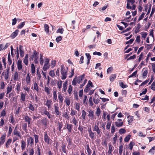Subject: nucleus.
I'll use <instances>...</instances> for the list:
<instances>
[{
  "instance_id": "obj_1",
  "label": "nucleus",
  "mask_w": 155,
  "mask_h": 155,
  "mask_svg": "<svg viewBox=\"0 0 155 155\" xmlns=\"http://www.w3.org/2000/svg\"><path fill=\"white\" fill-rule=\"evenodd\" d=\"M68 70V68H65L64 67L63 65H61V72L62 74L61 79L62 80H65L66 77L67 75V72Z\"/></svg>"
},
{
  "instance_id": "obj_2",
  "label": "nucleus",
  "mask_w": 155,
  "mask_h": 155,
  "mask_svg": "<svg viewBox=\"0 0 155 155\" xmlns=\"http://www.w3.org/2000/svg\"><path fill=\"white\" fill-rule=\"evenodd\" d=\"M44 140L45 142L48 144H49L50 141L51 140L48 136L47 132H45V134H44Z\"/></svg>"
},
{
  "instance_id": "obj_3",
  "label": "nucleus",
  "mask_w": 155,
  "mask_h": 155,
  "mask_svg": "<svg viewBox=\"0 0 155 155\" xmlns=\"http://www.w3.org/2000/svg\"><path fill=\"white\" fill-rule=\"evenodd\" d=\"M13 133L14 135L19 137L20 138H21V133L20 132L18 131L17 130V126H16L15 128V129L13 131Z\"/></svg>"
},
{
  "instance_id": "obj_4",
  "label": "nucleus",
  "mask_w": 155,
  "mask_h": 155,
  "mask_svg": "<svg viewBox=\"0 0 155 155\" xmlns=\"http://www.w3.org/2000/svg\"><path fill=\"white\" fill-rule=\"evenodd\" d=\"M54 108L55 112L57 115H58L60 114V112L59 110V107L58 104H54Z\"/></svg>"
},
{
  "instance_id": "obj_5",
  "label": "nucleus",
  "mask_w": 155,
  "mask_h": 155,
  "mask_svg": "<svg viewBox=\"0 0 155 155\" xmlns=\"http://www.w3.org/2000/svg\"><path fill=\"white\" fill-rule=\"evenodd\" d=\"M21 63L22 60H19L17 62V66L18 70H20L22 68V66Z\"/></svg>"
},
{
  "instance_id": "obj_6",
  "label": "nucleus",
  "mask_w": 155,
  "mask_h": 155,
  "mask_svg": "<svg viewBox=\"0 0 155 155\" xmlns=\"http://www.w3.org/2000/svg\"><path fill=\"white\" fill-rule=\"evenodd\" d=\"M5 135H3L1 137L0 139V146L3 145L5 142Z\"/></svg>"
},
{
  "instance_id": "obj_7",
  "label": "nucleus",
  "mask_w": 155,
  "mask_h": 155,
  "mask_svg": "<svg viewBox=\"0 0 155 155\" xmlns=\"http://www.w3.org/2000/svg\"><path fill=\"white\" fill-rule=\"evenodd\" d=\"M18 32L19 30L18 29H17L14 32H13L11 35V37L12 38H15L18 35Z\"/></svg>"
},
{
  "instance_id": "obj_8",
  "label": "nucleus",
  "mask_w": 155,
  "mask_h": 155,
  "mask_svg": "<svg viewBox=\"0 0 155 155\" xmlns=\"http://www.w3.org/2000/svg\"><path fill=\"white\" fill-rule=\"evenodd\" d=\"M94 111H92V110H90L89 111V114L88 115V116L90 118V119L91 120H93L94 119Z\"/></svg>"
},
{
  "instance_id": "obj_9",
  "label": "nucleus",
  "mask_w": 155,
  "mask_h": 155,
  "mask_svg": "<svg viewBox=\"0 0 155 155\" xmlns=\"http://www.w3.org/2000/svg\"><path fill=\"white\" fill-rule=\"evenodd\" d=\"M84 78V75L83 74L82 75L80 76L77 79V82L78 84L81 82Z\"/></svg>"
},
{
  "instance_id": "obj_10",
  "label": "nucleus",
  "mask_w": 155,
  "mask_h": 155,
  "mask_svg": "<svg viewBox=\"0 0 155 155\" xmlns=\"http://www.w3.org/2000/svg\"><path fill=\"white\" fill-rule=\"evenodd\" d=\"M73 126V125L72 124H67L66 128L68 130V132L70 133L71 132Z\"/></svg>"
},
{
  "instance_id": "obj_11",
  "label": "nucleus",
  "mask_w": 155,
  "mask_h": 155,
  "mask_svg": "<svg viewBox=\"0 0 155 155\" xmlns=\"http://www.w3.org/2000/svg\"><path fill=\"white\" fill-rule=\"evenodd\" d=\"M38 54L39 53L37 52L35 50H34L33 52V55H32V56H33V57L35 59H38Z\"/></svg>"
},
{
  "instance_id": "obj_12",
  "label": "nucleus",
  "mask_w": 155,
  "mask_h": 155,
  "mask_svg": "<svg viewBox=\"0 0 155 155\" xmlns=\"http://www.w3.org/2000/svg\"><path fill=\"white\" fill-rule=\"evenodd\" d=\"M66 140L68 143V146L71 145L72 143V140L71 137H68L66 138Z\"/></svg>"
},
{
  "instance_id": "obj_13",
  "label": "nucleus",
  "mask_w": 155,
  "mask_h": 155,
  "mask_svg": "<svg viewBox=\"0 0 155 155\" xmlns=\"http://www.w3.org/2000/svg\"><path fill=\"white\" fill-rule=\"evenodd\" d=\"M10 68V67H8V69L7 70L6 72L5 73V79L6 80H7L8 78V75L9 74V70Z\"/></svg>"
},
{
  "instance_id": "obj_14",
  "label": "nucleus",
  "mask_w": 155,
  "mask_h": 155,
  "mask_svg": "<svg viewBox=\"0 0 155 155\" xmlns=\"http://www.w3.org/2000/svg\"><path fill=\"white\" fill-rule=\"evenodd\" d=\"M22 47V46L20 45L19 46V51H20V56L21 57H22L24 56V51L21 49V48Z\"/></svg>"
},
{
  "instance_id": "obj_15",
  "label": "nucleus",
  "mask_w": 155,
  "mask_h": 155,
  "mask_svg": "<svg viewBox=\"0 0 155 155\" xmlns=\"http://www.w3.org/2000/svg\"><path fill=\"white\" fill-rule=\"evenodd\" d=\"M67 81H66L63 84V91L64 92H66L67 91Z\"/></svg>"
},
{
  "instance_id": "obj_16",
  "label": "nucleus",
  "mask_w": 155,
  "mask_h": 155,
  "mask_svg": "<svg viewBox=\"0 0 155 155\" xmlns=\"http://www.w3.org/2000/svg\"><path fill=\"white\" fill-rule=\"evenodd\" d=\"M143 69H145V70L142 74V75L143 78H145V77H146L147 74L148 70L147 68H144Z\"/></svg>"
},
{
  "instance_id": "obj_17",
  "label": "nucleus",
  "mask_w": 155,
  "mask_h": 155,
  "mask_svg": "<svg viewBox=\"0 0 155 155\" xmlns=\"http://www.w3.org/2000/svg\"><path fill=\"white\" fill-rule=\"evenodd\" d=\"M25 121L28 122L29 124H30V121L31 119L29 116H25Z\"/></svg>"
},
{
  "instance_id": "obj_18",
  "label": "nucleus",
  "mask_w": 155,
  "mask_h": 155,
  "mask_svg": "<svg viewBox=\"0 0 155 155\" xmlns=\"http://www.w3.org/2000/svg\"><path fill=\"white\" fill-rule=\"evenodd\" d=\"M86 149L87 153H88V155H91L92 153V150L90 148L89 145L87 144L86 145Z\"/></svg>"
},
{
  "instance_id": "obj_19",
  "label": "nucleus",
  "mask_w": 155,
  "mask_h": 155,
  "mask_svg": "<svg viewBox=\"0 0 155 155\" xmlns=\"http://www.w3.org/2000/svg\"><path fill=\"white\" fill-rule=\"evenodd\" d=\"M52 102L50 100H47L46 102L45 105L48 107V108L49 109L51 107V105Z\"/></svg>"
},
{
  "instance_id": "obj_20",
  "label": "nucleus",
  "mask_w": 155,
  "mask_h": 155,
  "mask_svg": "<svg viewBox=\"0 0 155 155\" xmlns=\"http://www.w3.org/2000/svg\"><path fill=\"white\" fill-rule=\"evenodd\" d=\"M26 142H25L23 140H22L21 141V149L22 150H24L25 149L26 146Z\"/></svg>"
},
{
  "instance_id": "obj_21",
  "label": "nucleus",
  "mask_w": 155,
  "mask_h": 155,
  "mask_svg": "<svg viewBox=\"0 0 155 155\" xmlns=\"http://www.w3.org/2000/svg\"><path fill=\"white\" fill-rule=\"evenodd\" d=\"M44 114L46 115L48 117V118L50 119L51 118V114L48 111L46 110H44Z\"/></svg>"
},
{
  "instance_id": "obj_22",
  "label": "nucleus",
  "mask_w": 155,
  "mask_h": 155,
  "mask_svg": "<svg viewBox=\"0 0 155 155\" xmlns=\"http://www.w3.org/2000/svg\"><path fill=\"white\" fill-rule=\"evenodd\" d=\"M141 27V26L140 24H137V27L135 30V33L136 34L138 33L140 31V29Z\"/></svg>"
},
{
  "instance_id": "obj_23",
  "label": "nucleus",
  "mask_w": 155,
  "mask_h": 155,
  "mask_svg": "<svg viewBox=\"0 0 155 155\" xmlns=\"http://www.w3.org/2000/svg\"><path fill=\"white\" fill-rule=\"evenodd\" d=\"M116 75L115 74H112L110 77V80L111 81H113L116 78Z\"/></svg>"
},
{
  "instance_id": "obj_24",
  "label": "nucleus",
  "mask_w": 155,
  "mask_h": 155,
  "mask_svg": "<svg viewBox=\"0 0 155 155\" xmlns=\"http://www.w3.org/2000/svg\"><path fill=\"white\" fill-rule=\"evenodd\" d=\"M45 30L47 33L49 32V26L48 25L46 24H45L44 25Z\"/></svg>"
},
{
  "instance_id": "obj_25",
  "label": "nucleus",
  "mask_w": 155,
  "mask_h": 155,
  "mask_svg": "<svg viewBox=\"0 0 155 155\" xmlns=\"http://www.w3.org/2000/svg\"><path fill=\"white\" fill-rule=\"evenodd\" d=\"M40 63L41 65H42L43 64V62H44L43 59V55L42 54H40Z\"/></svg>"
},
{
  "instance_id": "obj_26",
  "label": "nucleus",
  "mask_w": 155,
  "mask_h": 155,
  "mask_svg": "<svg viewBox=\"0 0 155 155\" xmlns=\"http://www.w3.org/2000/svg\"><path fill=\"white\" fill-rule=\"evenodd\" d=\"M109 150L108 151V153L109 154H110L112 151V146L111 144H109Z\"/></svg>"
},
{
  "instance_id": "obj_27",
  "label": "nucleus",
  "mask_w": 155,
  "mask_h": 155,
  "mask_svg": "<svg viewBox=\"0 0 155 155\" xmlns=\"http://www.w3.org/2000/svg\"><path fill=\"white\" fill-rule=\"evenodd\" d=\"M18 73L16 72L15 74H14L13 79L15 81H16L18 80Z\"/></svg>"
},
{
  "instance_id": "obj_28",
  "label": "nucleus",
  "mask_w": 155,
  "mask_h": 155,
  "mask_svg": "<svg viewBox=\"0 0 155 155\" xmlns=\"http://www.w3.org/2000/svg\"><path fill=\"white\" fill-rule=\"evenodd\" d=\"M123 124V122H115V124L117 127H121Z\"/></svg>"
},
{
  "instance_id": "obj_29",
  "label": "nucleus",
  "mask_w": 155,
  "mask_h": 155,
  "mask_svg": "<svg viewBox=\"0 0 155 155\" xmlns=\"http://www.w3.org/2000/svg\"><path fill=\"white\" fill-rule=\"evenodd\" d=\"M84 128L86 129V127H82L79 125V127L78 128V130H80L81 133H83V130Z\"/></svg>"
},
{
  "instance_id": "obj_30",
  "label": "nucleus",
  "mask_w": 155,
  "mask_h": 155,
  "mask_svg": "<svg viewBox=\"0 0 155 155\" xmlns=\"http://www.w3.org/2000/svg\"><path fill=\"white\" fill-rule=\"evenodd\" d=\"M31 72L32 73H34L35 72V65L33 64H32L31 66Z\"/></svg>"
},
{
  "instance_id": "obj_31",
  "label": "nucleus",
  "mask_w": 155,
  "mask_h": 155,
  "mask_svg": "<svg viewBox=\"0 0 155 155\" xmlns=\"http://www.w3.org/2000/svg\"><path fill=\"white\" fill-rule=\"evenodd\" d=\"M12 142V140L11 139H9L7 141L6 143V148H8L9 147V145Z\"/></svg>"
},
{
  "instance_id": "obj_32",
  "label": "nucleus",
  "mask_w": 155,
  "mask_h": 155,
  "mask_svg": "<svg viewBox=\"0 0 155 155\" xmlns=\"http://www.w3.org/2000/svg\"><path fill=\"white\" fill-rule=\"evenodd\" d=\"M82 117L83 119L84 120L85 118V116L86 115V112L84 110H82Z\"/></svg>"
},
{
  "instance_id": "obj_33",
  "label": "nucleus",
  "mask_w": 155,
  "mask_h": 155,
  "mask_svg": "<svg viewBox=\"0 0 155 155\" xmlns=\"http://www.w3.org/2000/svg\"><path fill=\"white\" fill-rule=\"evenodd\" d=\"M28 107L29 109L32 111H33L35 110V108L31 104H29Z\"/></svg>"
},
{
  "instance_id": "obj_34",
  "label": "nucleus",
  "mask_w": 155,
  "mask_h": 155,
  "mask_svg": "<svg viewBox=\"0 0 155 155\" xmlns=\"http://www.w3.org/2000/svg\"><path fill=\"white\" fill-rule=\"evenodd\" d=\"M25 21L21 22L19 25H18L17 28H21L23 27V26L25 25Z\"/></svg>"
},
{
  "instance_id": "obj_35",
  "label": "nucleus",
  "mask_w": 155,
  "mask_h": 155,
  "mask_svg": "<svg viewBox=\"0 0 155 155\" xmlns=\"http://www.w3.org/2000/svg\"><path fill=\"white\" fill-rule=\"evenodd\" d=\"M42 124L46 126L47 123V119L46 118L43 119L41 120Z\"/></svg>"
},
{
  "instance_id": "obj_36",
  "label": "nucleus",
  "mask_w": 155,
  "mask_h": 155,
  "mask_svg": "<svg viewBox=\"0 0 155 155\" xmlns=\"http://www.w3.org/2000/svg\"><path fill=\"white\" fill-rule=\"evenodd\" d=\"M66 145L65 144H62L61 146V148L62 151L64 153H66Z\"/></svg>"
},
{
  "instance_id": "obj_37",
  "label": "nucleus",
  "mask_w": 155,
  "mask_h": 155,
  "mask_svg": "<svg viewBox=\"0 0 155 155\" xmlns=\"http://www.w3.org/2000/svg\"><path fill=\"white\" fill-rule=\"evenodd\" d=\"M89 137L91 138V139H94L95 136L94 133L93 132L89 133Z\"/></svg>"
},
{
  "instance_id": "obj_38",
  "label": "nucleus",
  "mask_w": 155,
  "mask_h": 155,
  "mask_svg": "<svg viewBox=\"0 0 155 155\" xmlns=\"http://www.w3.org/2000/svg\"><path fill=\"white\" fill-rule=\"evenodd\" d=\"M142 37L145 39L147 35V33L146 32H142L141 33Z\"/></svg>"
},
{
  "instance_id": "obj_39",
  "label": "nucleus",
  "mask_w": 155,
  "mask_h": 155,
  "mask_svg": "<svg viewBox=\"0 0 155 155\" xmlns=\"http://www.w3.org/2000/svg\"><path fill=\"white\" fill-rule=\"evenodd\" d=\"M134 144L135 143L134 142H131L130 143L129 145V149L130 150H132L133 148V146Z\"/></svg>"
},
{
  "instance_id": "obj_40",
  "label": "nucleus",
  "mask_w": 155,
  "mask_h": 155,
  "mask_svg": "<svg viewBox=\"0 0 155 155\" xmlns=\"http://www.w3.org/2000/svg\"><path fill=\"white\" fill-rule=\"evenodd\" d=\"M123 146L120 145L119 147V153L120 155H121L122 153Z\"/></svg>"
},
{
  "instance_id": "obj_41",
  "label": "nucleus",
  "mask_w": 155,
  "mask_h": 155,
  "mask_svg": "<svg viewBox=\"0 0 155 155\" xmlns=\"http://www.w3.org/2000/svg\"><path fill=\"white\" fill-rule=\"evenodd\" d=\"M88 102L89 104V105L90 106H92L94 104L92 101V96L90 97Z\"/></svg>"
},
{
  "instance_id": "obj_42",
  "label": "nucleus",
  "mask_w": 155,
  "mask_h": 155,
  "mask_svg": "<svg viewBox=\"0 0 155 155\" xmlns=\"http://www.w3.org/2000/svg\"><path fill=\"white\" fill-rule=\"evenodd\" d=\"M34 88L37 91H38L39 89L38 88V84L36 82H35L34 84Z\"/></svg>"
},
{
  "instance_id": "obj_43",
  "label": "nucleus",
  "mask_w": 155,
  "mask_h": 155,
  "mask_svg": "<svg viewBox=\"0 0 155 155\" xmlns=\"http://www.w3.org/2000/svg\"><path fill=\"white\" fill-rule=\"evenodd\" d=\"M25 94L24 93H21V99L22 101H25Z\"/></svg>"
},
{
  "instance_id": "obj_44",
  "label": "nucleus",
  "mask_w": 155,
  "mask_h": 155,
  "mask_svg": "<svg viewBox=\"0 0 155 155\" xmlns=\"http://www.w3.org/2000/svg\"><path fill=\"white\" fill-rule=\"evenodd\" d=\"M96 114L97 116L99 117L101 114V110H100V108L98 107L97 109V110L96 112Z\"/></svg>"
},
{
  "instance_id": "obj_45",
  "label": "nucleus",
  "mask_w": 155,
  "mask_h": 155,
  "mask_svg": "<svg viewBox=\"0 0 155 155\" xmlns=\"http://www.w3.org/2000/svg\"><path fill=\"white\" fill-rule=\"evenodd\" d=\"M130 135H127L124 138V140L125 142H128L129 141L130 137Z\"/></svg>"
},
{
  "instance_id": "obj_46",
  "label": "nucleus",
  "mask_w": 155,
  "mask_h": 155,
  "mask_svg": "<svg viewBox=\"0 0 155 155\" xmlns=\"http://www.w3.org/2000/svg\"><path fill=\"white\" fill-rule=\"evenodd\" d=\"M34 136L35 137V142L36 144L38 142V139L39 136L38 135H36V134H35L34 135Z\"/></svg>"
},
{
  "instance_id": "obj_47",
  "label": "nucleus",
  "mask_w": 155,
  "mask_h": 155,
  "mask_svg": "<svg viewBox=\"0 0 155 155\" xmlns=\"http://www.w3.org/2000/svg\"><path fill=\"white\" fill-rule=\"evenodd\" d=\"M93 101L94 103L96 104H98L100 101V100L98 99H95L94 98H93Z\"/></svg>"
},
{
  "instance_id": "obj_48",
  "label": "nucleus",
  "mask_w": 155,
  "mask_h": 155,
  "mask_svg": "<svg viewBox=\"0 0 155 155\" xmlns=\"http://www.w3.org/2000/svg\"><path fill=\"white\" fill-rule=\"evenodd\" d=\"M58 98L60 101V102L61 103H62L63 102L64 98L61 95V94L58 95Z\"/></svg>"
},
{
  "instance_id": "obj_49",
  "label": "nucleus",
  "mask_w": 155,
  "mask_h": 155,
  "mask_svg": "<svg viewBox=\"0 0 155 155\" xmlns=\"http://www.w3.org/2000/svg\"><path fill=\"white\" fill-rule=\"evenodd\" d=\"M64 30L63 28H59L58 29L57 31L56 32L57 33H60L61 34H62L64 32Z\"/></svg>"
},
{
  "instance_id": "obj_50",
  "label": "nucleus",
  "mask_w": 155,
  "mask_h": 155,
  "mask_svg": "<svg viewBox=\"0 0 155 155\" xmlns=\"http://www.w3.org/2000/svg\"><path fill=\"white\" fill-rule=\"evenodd\" d=\"M49 68V66H48V64H45L43 68V70L44 71H46Z\"/></svg>"
},
{
  "instance_id": "obj_51",
  "label": "nucleus",
  "mask_w": 155,
  "mask_h": 155,
  "mask_svg": "<svg viewBox=\"0 0 155 155\" xmlns=\"http://www.w3.org/2000/svg\"><path fill=\"white\" fill-rule=\"evenodd\" d=\"M72 122L75 126H77V121L75 117H74L73 119L72 120Z\"/></svg>"
},
{
  "instance_id": "obj_52",
  "label": "nucleus",
  "mask_w": 155,
  "mask_h": 155,
  "mask_svg": "<svg viewBox=\"0 0 155 155\" xmlns=\"http://www.w3.org/2000/svg\"><path fill=\"white\" fill-rule=\"evenodd\" d=\"M12 90V86H8L7 88V92L6 94H8L9 93H10Z\"/></svg>"
},
{
  "instance_id": "obj_53",
  "label": "nucleus",
  "mask_w": 155,
  "mask_h": 155,
  "mask_svg": "<svg viewBox=\"0 0 155 155\" xmlns=\"http://www.w3.org/2000/svg\"><path fill=\"white\" fill-rule=\"evenodd\" d=\"M151 89L153 91H155V81H153L151 86Z\"/></svg>"
},
{
  "instance_id": "obj_54",
  "label": "nucleus",
  "mask_w": 155,
  "mask_h": 155,
  "mask_svg": "<svg viewBox=\"0 0 155 155\" xmlns=\"http://www.w3.org/2000/svg\"><path fill=\"white\" fill-rule=\"evenodd\" d=\"M145 14L144 13H142L141 14V15L140 16V17L139 18L138 20V22L140 21V20H141L143 18L144 16L145 15Z\"/></svg>"
},
{
  "instance_id": "obj_55",
  "label": "nucleus",
  "mask_w": 155,
  "mask_h": 155,
  "mask_svg": "<svg viewBox=\"0 0 155 155\" xmlns=\"http://www.w3.org/2000/svg\"><path fill=\"white\" fill-rule=\"evenodd\" d=\"M137 70L135 71L134 73H133L131 74L129 76V78H132L134 76H135L137 74Z\"/></svg>"
},
{
  "instance_id": "obj_56",
  "label": "nucleus",
  "mask_w": 155,
  "mask_h": 155,
  "mask_svg": "<svg viewBox=\"0 0 155 155\" xmlns=\"http://www.w3.org/2000/svg\"><path fill=\"white\" fill-rule=\"evenodd\" d=\"M45 91L48 94H50V92L49 89V88L48 87L45 86Z\"/></svg>"
},
{
  "instance_id": "obj_57",
  "label": "nucleus",
  "mask_w": 155,
  "mask_h": 155,
  "mask_svg": "<svg viewBox=\"0 0 155 155\" xmlns=\"http://www.w3.org/2000/svg\"><path fill=\"white\" fill-rule=\"evenodd\" d=\"M129 117H130V118L128 120V122L129 124H130V123L132 122L134 117L133 116L130 117V115H129L127 117V118H128Z\"/></svg>"
},
{
  "instance_id": "obj_58",
  "label": "nucleus",
  "mask_w": 155,
  "mask_h": 155,
  "mask_svg": "<svg viewBox=\"0 0 155 155\" xmlns=\"http://www.w3.org/2000/svg\"><path fill=\"white\" fill-rule=\"evenodd\" d=\"M72 87L71 85H69L68 87V93L69 94H70L71 93V92L72 91Z\"/></svg>"
},
{
  "instance_id": "obj_59",
  "label": "nucleus",
  "mask_w": 155,
  "mask_h": 155,
  "mask_svg": "<svg viewBox=\"0 0 155 155\" xmlns=\"http://www.w3.org/2000/svg\"><path fill=\"white\" fill-rule=\"evenodd\" d=\"M37 73L38 76V79L40 80L41 76L39 72V69L38 68L37 70Z\"/></svg>"
},
{
  "instance_id": "obj_60",
  "label": "nucleus",
  "mask_w": 155,
  "mask_h": 155,
  "mask_svg": "<svg viewBox=\"0 0 155 155\" xmlns=\"http://www.w3.org/2000/svg\"><path fill=\"white\" fill-rule=\"evenodd\" d=\"M111 124V122H108L107 123V124L106 126V129H110Z\"/></svg>"
},
{
  "instance_id": "obj_61",
  "label": "nucleus",
  "mask_w": 155,
  "mask_h": 155,
  "mask_svg": "<svg viewBox=\"0 0 155 155\" xmlns=\"http://www.w3.org/2000/svg\"><path fill=\"white\" fill-rule=\"evenodd\" d=\"M49 74L50 76L52 77H53L55 75L54 73V71L53 70L51 71L49 73Z\"/></svg>"
},
{
  "instance_id": "obj_62",
  "label": "nucleus",
  "mask_w": 155,
  "mask_h": 155,
  "mask_svg": "<svg viewBox=\"0 0 155 155\" xmlns=\"http://www.w3.org/2000/svg\"><path fill=\"white\" fill-rule=\"evenodd\" d=\"M30 144L31 146H32L34 143V140L33 138L31 137H30Z\"/></svg>"
},
{
  "instance_id": "obj_63",
  "label": "nucleus",
  "mask_w": 155,
  "mask_h": 155,
  "mask_svg": "<svg viewBox=\"0 0 155 155\" xmlns=\"http://www.w3.org/2000/svg\"><path fill=\"white\" fill-rule=\"evenodd\" d=\"M62 37L61 36H59L56 38V40L57 42H58L62 40Z\"/></svg>"
},
{
  "instance_id": "obj_64",
  "label": "nucleus",
  "mask_w": 155,
  "mask_h": 155,
  "mask_svg": "<svg viewBox=\"0 0 155 155\" xmlns=\"http://www.w3.org/2000/svg\"><path fill=\"white\" fill-rule=\"evenodd\" d=\"M155 149V146H153L149 151L148 152L152 153L153 154L154 153V150Z\"/></svg>"
}]
</instances>
